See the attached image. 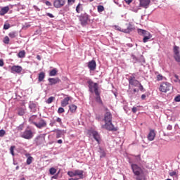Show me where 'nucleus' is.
<instances>
[{
	"instance_id": "nucleus-1",
	"label": "nucleus",
	"mask_w": 180,
	"mask_h": 180,
	"mask_svg": "<svg viewBox=\"0 0 180 180\" xmlns=\"http://www.w3.org/2000/svg\"><path fill=\"white\" fill-rule=\"evenodd\" d=\"M104 122L105 124L102 125V129H105L106 130H109V131H117V129L113 126V124H112V113H110V112L107 111L105 113Z\"/></svg>"
},
{
	"instance_id": "nucleus-2",
	"label": "nucleus",
	"mask_w": 180,
	"mask_h": 180,
	"mask_svg": "<svg viewBox=\"0 0 180 180\" xmlns=\"http://www.w3.org/2000/svg\"><path fill=\"white\" fill-rule=\"evenodd\" d=\"M131 168L132 169L134 174L136 176H138V178L139 176H141V175H144V170H143V168L139 166V165L132 163L131 165Z\"/></svg>"
},
{
	"instance_id": "nucleus-3",
	"label": "nucleus",
	"mask_w": 180,
	"mask_h": 180,
	"mask_svg": "<svg viewBox=\"0 0 180 180\" xmlns=\"http://www.w3.org/2000/svg\"><path fill=\"white\" fill-rule=\"evenodd\" d=\"M87 83L90 92H91V94L94 92L95 95H99V85L98 83H94L92 80L88 81Z\"/></svg>"
},
{
	"instance_id": "nucleus-4",
	"label": "nucleus",
	"mask_w": 180,
	"mask_h": 180,
	"mask_svg": "<svg viewBox=\"0 0 180 180\" xmlns=\"http://www.w3.org/2000/svg\"><path fill=\"white\" fill-rule=\"evenodd\" d=\"M172 88V85L169 84V82H162L160 87L159 90L160 92H163L164 94H167V92H169V91H171V89Z\"/></svg>"
},
{
	"instance_id": "nucleus-5",
	"label": "nucleus",
	"mask_w": 180,
	"mask_h": 180,
	"mask_svg": "<svg viewBox=\"0 0 180 180\" xmlns=\"http://www.w3.org/2000/svg\"><path fill=\"white\" fill-rule=\"evenodd\" d=\"M69 176H77L78 179H82L84 178V171L82 170H75L70 171L68 172Z\"/></svg>"
},
{
	"instance_id": "nucleus-6",
	"label": "nucleus",
	"mask_w": 180,
	"mask_h": 180,
	"mask_svg": "<svg viewBox=\"0 0 180 180\" xmlns=\"http://www.w3.org/2000/svg\"><path fill=\"white\" fill-rule=\"evenodd\" d=\"M79 19L81 22L82 26H86V25H88L89 15L86 14V13H84L80 15Z\"/></svg>"
},
{
	"instance_id": "nucleus-7",
	"label": "nucleus",
	"mask_w": 180,
	"mask_h": 180,
	"mask_svg": "<svg viewBox=\"0 0 180 180\" xmlns=\"http://www.w3.org/2000/svg\"><path fill=\"white\" fill-rule=\"evenodd\" d=\"M180 48L175 45L173 48L174 58L177 63H180Z\"/></svg>"
},
{
	"instance_id": "nucleus-8",
	"label": "nucleus",
	"mask_w": 180,
	"mask_h": 180,
	"mask_svg": "<svg viewBox=\"0 0 180 180\" xmlns=\"http://www.w3.org/2000/svg\"><path fill=\"white\" fill-rule=\"evenodd\" d=\"M21 137L26 140H30V139H33V131L30 129H26L21 135Z\"/></svg>"
},
{
	"instance_id": "nucleus-9",
	"label": "nucleus",
	"mask_w": 180,
	"mask_h": 180,
	"mask_svg": "<svg viewBox=\"0 0 180 180\" xmlns=\"http://www.w3.org/2000/svg\"><path fill=\"white\" fill-rule=\"evenodd\" d=\"M116 30H119L120 32H122L123 33H130L133 30V26L131 25H129L127 26V28L124 27H120L119 26L115 27Z\"/></svg>"
},
{
	"instance_id": "nucleus-10",
	"label": "nucleus",
	"mask_w": 180,
	"mask_h": 180,
	"mask_svg": "<svg viewBox=\"0 0 180 180\" xmlns=\"http://www.w3.org/2000/svg\"><path fill=\"white\" fill-rule=\"evenodd\" d=\"M45 141L46 137L44 136V135H39L35 139V143L37 146H41L42 144H44Z\"/></svg>"
},
{
	"instance_id": "nucleus-11",
	"label": "nucleus",
	"mask_w": 180,
	"mask_h": 180,
	"mask_svg": "<svg viewBox=\"0 0 180 180\" xmlns=\"http://www.w3.org/2000/svg\"><path fill=\"white\" fill-rule=\"evenodd\" d=\"M129 85H132L134 86H139V85H140V82L136 79V77H134V75L129 77Z\"/></svg>"
},
{
	"instance_id": "nucleus-12",
	"label": "nucleus",
	"mask_w": 180,
	"mask_h": 180,
	"mask_svg": "<svg viewBox=\"0 0 180 180\" xmlns=\"http://www.w3.org/2000/svg\"><path fill=\"white\" fill-rule=\"evenodd\" d=\"M65 5V0H54L53 6L56 8H63Z\"/></svg>"
},
{
	"instance_id": "nucleus-13",
	"label": "nucleus",
	"mask_w": 180,
	"mask_h": 180,
	"mask_svg": "<svg viewBox=\"0 0 180 180\" xmlns=\"http://www.w3.org/2000/svg\"><path fill=\"white\" fill-rule=\"evenodd\" d=\"M23 71V68L20 65H13L11 67V72L13 74H20Z\"/></svg>"
},
{
	"instance_id": "nucleus-14",
	"label": "nucleus",
	"mask_w": 180,
	"mask_h": 180,
	"mask_svg": "<svg viewBox=\"0 0 180 180\" xmlns=\"http://www.w3.org/2000/svg\"><path fill=\"white\" fill-rule=\"evenodd\" d=\"M34 126L37 127V129H43V127H46L47 122L43 119H40L39 122L34 123Z\"/></svg>"
},
{
	"instance_id": "nucleus-15",
	"label": "nucleus",
	"mask_w": 180,
	"mask_h": 180,
	"mask_svg": "<svg viewBox=\"0 0 180 180\" xmlns=\"http://www.w3.org/2000/svg\"><path fill=\"white\" fill-rule=\"evenodd\" d=\"M88 68L90 71H95L96 70V62L92 60L88 63Z\"/></svg>"
},
{
	"instance_id": "nucleus-16",
	"label": "nucleus",
	"mask_w": 180,
	"mask_h": 180,
	"mask_svg": "<svg viewBox=\"0 0 180 180\" xmlns=\"http://www.w3.org/2000/svg\"><path fill=\"white\" fill-rule=\"evenodd\" d=\"M50 85H56V84H58L60 82H61V80L60 79V78L56 77V78H49L48 79Z\"/></svg>"
},
{
	"instance_id": "nucleus-17",
	"label": "nucleus",
	"mask_w": 180,
	"mask_h": 180,
	"mask_svg": "<svg viewBox=\"0 0 180 180\" xmlns=\"http://www.w3.org/2000/svg\"><path fill=\"white\" fill-rule=\"evenodd\" d=\"M91 134H92L94 139L96 140V141H97L98 144H99V143L101 141V136L99 135L98 131H92Z\"/></svg>"
},
{
	"instance_id": "nucleus-18",
	"label": "nucleus",
	"mask_w": 180,
	"mask_h": 180,
	"mask_svg": "<svg viewBox=\"0 0 180 180\" xmlns=\"http://www.w3.org/2000/svg\"><path fill=\"white\" fill-rule=\"evenodd\" d=\"M154 139H155V131H154V129H150L148 134V140H149V141H153Z\"/></svg>"
},
{
	"instance_id": "nucleus-19",
	"label": "nucleus",
	"mask_w": 180,
	"mask_h": 180,
	"mask_svg": "<svg viewBox=\"0 0 180 180\" xmlns=\"http://www.w3.org/2000/svg\"><path fill=\"white\" fill-rule=\"evenodd\" d=\"M137 32L139 36H143V37H145L146 36L150 34V32L143 29H138Z\"/></svg>"
},
{
	"instance_id": "nucleus-20",
	"label": "nucleus",
	"mask_w": 180,
	"mask_h": 180,
	"mask_svg": "<svg viewBox=\"0 0 180 180\" xmlns=\"http://www.w3.org/2000/svg\"><path fill=\"white\" fill-rule=\"evenodd\" d=\"M140 6H143V8H147L148 5H150V0H139Z\"/></svg>"
},
{
	"instance_id": "nucleus-21",
	"label": "nucleus",
	"mask_w": 180,
	"mask_h": 180,
	"mask_svg": "<svg viewBox=\"0 0 180 180\" xmlns=\"http://www.w3.org/2000/svg\"><path fill=\"white\" fill-rule=\"evenodd\" d=\"M71 98L70 97H66L62 101H61V106H63V108H65V106H67V105H68L70 100Z\"/></svg>"
},
{
	"instance_id": "nucleus-22",
	"label": "nucleus",
	"mask_w": 180,
	"mask_h": 180,
	"mask_svg": "<svg viewBox=\"0 0 180 180\" xmlns=\"http://www.w3.org/2000/svg\"><path fill=\"white\" fill-rule=\"evenodd\" d=\"M8 12H9V6H5L1 9L0 15L1 16H4V15H6Z\"/></svg>"
},
{
	"instance_id": "nucleus-23",
	"label": "nucleus",
	"mask_w": 180,
	"mask_h": 180,
	"mask_svg": "<svg viewBox=\"0 0 180 180\" xmlns=\"http://www.w3.org/2000/svg\"><path fill=\"white\" fill-rule=\"evenodd\" d=\"M45 77H46V73H44V72H41L38 76V81L39 82H43Z\"/></svg>"
},
{
	"instance_id": "nucleus-24",
	"label": "nucleus",
	"mask_w": 180,
	"mask_h": 180,
	"mask_svg": "<svg viewBox=\"0 0 180 180\" xmlns=\"http://www.w3.org/2000/svg\"><path fill=\"white\" fill-rule=\"evenodd\" d=\"M96 102L99 103V105H103V102L102 101V98H101V92L98 93V95H96Z\"/></svg>"
},
{
	"instance_id": "nucleus-25",
	"label": "nucleus",
	"mask_w": 180,
	"mask_h": 180,
	"mask_svg": "<svg viewBox=\"0 0 180 180\" xmlns=\"http://www.w3.org/2000/svg\"><path fill=\"white\" fill-rule=\"evenodd\" d=\"M36 120H37V115H32L29 119V122L34 125V123H37Z\"/></svg>"
},
{
	"instance_id": "nucleus-26",
	"label": "nucleus",
	"mask_w": 180,
	"mask_h": 180,
	"mask_svg": "<svg viewBox=\"0 0 180 180\" xmlns=\"http://www.w3.org/2000/svg\"><path fill=\"white\" fill-rule=\"evenodd\" d=\"M152 37H153V35L151 34V33H149V34L143 37V43H147V41L150 40V39H152Z\"/></svg>"
},
{
	"instance_id": "nucleus-27",
	"label": "nucleus",
	"mask_w": 180,
	"mask_h": 180,
	"mask_svg": "<svg viewBox=\"0 0 180 180\" xmlns=\"http://www.w3.org/2000/svg\"><path fill=\"white\" fill-rule=\"evenodd\" d=\"M18 57L19 58H25L26 57V51L25 50L20 51L18 54Z\"/></svg>"
},
{
	"instance_id": "nucleus-28",
	"label": "nucleus",
	"mask_w": 180,
	"mask_h": 180,
	"mask_svg": "<svg viewBox=\"0 0 180 180\" xmlns=\"http://www.w3.org/2000/svg\"><path fill=\"white\" fill-rule=\"evenodd\" d=\"M77 108V105L74 104L69 105V109L72 113H75Z\"/></svg>"
},
{
	"instance_id": "nucleus-29",
	"label": "nucleus",
	"mask_w": 180,
	"mask_h": 180,
	"mask_svg": "<svg viewBox=\"0 0 180 180\" xmlns=\"http://www.w3.org/2000/svg\"><path fill=\"white\" fill-rule=\"evenodd\" d=\"M8 36L11 39H15V37H18V32H16V31L11 32Z\"/></svg>"
},
{
	"instance_id": "nucleus-30",
	"label": "nucleus",
	"mask_w": 180,
	"mask_h": 180,
	"mask_svg": "<svg viewBox=\"0 0 180 180\" xmlns=\"http://www.w3.org/2000/svg\"><path fill=\"white\" fill-rule=\"evenodd\" d=\"M26 113V109L25 108H19L18 109V115L19 116H23Z\"/></svg>"
},
{
	"instance_id": "nucleus-31",
	"label": "nucleus",
	"mask_w": 180,
	"mask_h": 180,
	"mask_svg": "<svg viewBox=\"0 0 180 180\" xmlns=\"http://www.w3.org/2000/svg\"><path fill=\"white\" fill-rule=\"evenodd\" d=\"M57 75V69H53L49 72V77H56Z\"/></svg>"
},
{
	"instance_id": "nucleus-32",
	"label": "nucleus",
	"mask_w": 180,
	"mask_h": 180,
	"mask_svg": "<svg viewBox=\"0 0 180 180\" xmlns=\"http://www.w3.org/2000/svg\"><path fill=\"white\" fill-rule=\"evenodd\" d=\"M26 162H27V165H30V164L33 162V157L29 156L27 159Z\"/></svg>"
},
{
	"instance_id": "nucleus-33",
	"label": "nucleus",
	"mask_w": 180,
	"mask_h": 180,
	"mask_svg": "<svg viewBox=\"0 0 180 180\" xmlns=\"http://www.w3.org/2000/svg\"><path fill=\"white\" fill-rule=\"evenodd\" d=\"M9 41H11V39H9V37L8 36H6L3 39L4 44H9Z\"/></svg>"
},
{
	"instance_id": "nucleus-34",
	"label": "nucleus",
	"mask_w": 180,
	"mask_h": 180,
	"mask_svg": "<svg viewBox=\"0 0 180 180\" xmlns=\"http://www.w3.org/2000/svg\"><path fill=\"white\" fill-rule=\"evenodd\" d=\"M57 172V169L54 167H51L49 169V174L51 175H54Z\"/></svg>"
},
{
	"instance_id": "nucleus-35",
	"label": "nucleus",
	"mask_w": 180,
	"mask_h": 180,
	"mask_svg": "<svg viewBox=\"0 0 180 180\" xmlns=\"http://www.w3.org/2000/svg\"><path fill=\"white\" fill-rule=\"evenodd\" d=\"M82 9V5L81 4H79L76 7V11L77 13H79L81 12V10Z\"/></svg>"
},
{
	"instance_id": "nucleus-36",
	"label": "nucleus",
	"mask_w": 180,
	"mask_h": 180,
	"mask_svg": "<svg viewBox=\"0 0 180 180\" xmlns=\"http://www.w3.org/2000/svg\"><path fill=\"white\" fill-rule=\"evenodd\" d=\"M25 129V124H21L17 127L18 131H22Z\"/></svg>"
},
{
	"instance_id": "nucleus-37",
	"label": "nucleus",
	"mask_w": 180,
	"mask_h": 180,
	"mask_svg": "<svg viewBox=\"0 0 180 180\" xmlns=\"http://www.w3.org/2000/svg\"><path fill=\"white\" fill-rule=\"evenodd\" d=\"M97 11L99 13L103 12V11H105V7H103V6H98Z\"/></svg>"
},
{
	"instance_id": "nucleus-38",
	"label": "nucleus",
	"mask_w": 180,
	"mask_h": 180,
	"mask_svg": "<svg viewBox=\"0 0 180 180\" xmlns=\"http://www.w3.org/2000/svg\"><path fill=\"white\" fill-rule=\"evenodd\" d=\"M54 99H56L55 97H53V96L49 97V98L47 99V101H46V103H48V104L51 103L53 102V101H54Z\"/></svg>"
},
{
	"instance_id": "nucleus-39",
	"label": "nucleus",
	"mask_w": 180,
	"mask_h": 180,
	"mask_svg": "<svg viewBox=\"0 0 180 180\" xmlns=\"http://www.w3.org/2000/svg\"><path fill=\"white\" fill-rule=\"evenodd\" d=\"M15 148V146H11L10 148V153L13 156L15 155V152H14Z\"/></svg>"
},
{
	"instance_id": "nucleus-40",
	"label": "nucleus",
	"mask_w": 180,
	"mask_h": 180,
	"mask_svg": "<svg viewBox=\"0 0 180 180\" xmlns=\"http://www.w3.org/2000/svg\"><path fill=\"white\" fill-rule=\"evenodd\" d=\"M62 134H63V131L58 130L56 131V139H60V137H61Z\"/></svg>"
},
{
	"instance_id": "nucleus-41",
	"label": "nucleus",
	"mask_w": 180,
	"mask_h": 180,
	"mask_svg": "<svg viewBox=\"0 0 180 180\" xmlns=\"http://www.w3.org/2000/svg\"><path fill=\"white\" fill-rule=\"evenodd\" d=\"M170 176H178V173L175 171L171 172L169 173Z\"/></svg>"
},
{
	"instance_id": "nucleus-42",
	"label": "nucleus",
	"mask_w": 180,
	"mask_h": 180,
	"mask_svg": "<svg viewBox=\"0 0 180 180\" xmlns=\"http://www.w3.org/2000/svg\"><path fill=\"white\" fill-rule=\"evenodd\" d=\"M162 79H164V76H162V75H157V81H162Z\"/></svg>"
},
{
	"instance_id": "nucleus-43",
	"label": "nucleus",
	"mask_w": 180,
	"mask_h": 180,
	"mask_svg": "<svg viewBox=\"0 0 180 180\" xmlns=\"http://www.w3.org/2000/svg\"><path fill=\"white\" fill-rule=\"evenodd\" d=\"M5 134H6V131H5V130H4V129H1L0 130V137H4V136H5Z\"/></svg>"
},
{
	"instance_id": "nucleus-44",
	"label": "nucleus",
	"mask_w": 180,
	"mask_h": 180,
	"mask_svg": "<svg viewBox=\"0 0 180 180\" xmlns=\"http://www.w3.org/2000/svg\"><path fill=\"white\" fill-rule=\"evenodd\" d=\"M65 112V110L61 107H60L58 110V113H59V114L64 113Z\"/></svg>"
},
{
	"instance_id": "nucleus-45",
	"label": "nucleus",
	"mask_w": 180,
	"mask_h": 180,
	"mask_svg": "<svg viewBox=\"0 0 180 180\" xmlns=\"http://www.w3.org/2000/svg\"><path fill=\"white\" fill-rule=\"evenodd\" d=\"M10 27H11L10 24H4V30H8V29H9Z\"/></svg>"
},
{
	"instance_id": "nucleus-46",
	"label": "nucleus",
	"mask_w": 180,
	"mask_h": 180,
	"mask_svg": "<svg viewBox=\"0 0 180 180\" xmlns=\"http://www.w3.org/2000/svg\"><path fill=\"white\" fill-rule=\"evenodd\" d=\"M139 86V89L140 91H141V92H146V89H144V87L143 86V85H141V83H140Z\"/></svg>"
},
{
	"instance_id": "nucleus-47",
	"label": "nucleus",
	"mask_w": 180,
	"mask_h": 180,
	"mask_svg": "<svg viewBox=\"0 0 180 180\" xmlns=\"http://www.w3.org/2000/svg\"><path fill=\"white\" fill-rule=\"evenodd\" d=\"M174 101H175V102H180V95L176 96L174 98Z\"/></svg>"
},
{
	"instance_id": "nucleus-48",
	"label": "nucleus",
	"mask_w": 180,
	"mask_h": 180,
	"mask_svg": "<svg viewBox=\"0 0 180 180\" xmlns=\"http://www.w3.org/2000/svg\"><path fill=\"white\" fill-rule=\"evenodd\" d=\"M68 3L71 5H72V4L75 3V0H68Z\"/></svg>"
},
{
	"instance_id": "nucleus-49",
	"label": "nucleus",
	"mask_w": 180,
	"mask_h": 180,
	"mask_svg": "<svg viewBox=\"0 0 180 180\" xmlns=\"http://www.w3.org/2000/svg\"><path fill=\"white\" fill-rule=\"evenodd\" d=\"M56 122H57L58 123H60V124H62V123H63V122H62V120H61V118H60V117H58V118L56 119Z\"/></svg>"
},
{
	"instance_id": "nucleus-50",
	"label": "nucleus",
	"mask_w": 180,
	"mask_h": 180,
	"mask_svg": "<svg viewBox=\"0 0 180 180\" xmlns=\"http://www.w3.org/2000/svg\"><path fill=\"white\" fill-rule=\"evenodd\" d=\"M126 4H127V5H130L131 4V2H133V0H124Z\"/></svg>"
},
{
	"instance_id": "nucleus-51",
	"label": "nucleus",
	"mask_w": 180,
	"mask_h": 180,
	"mask_svg": "<svg viewBox=\"0 0 180 180\" xmlns=\"http://www.w3.org/2000/svg\"><path fill=\"white\" fill-rule=\"evenodd\" d=\"M30 24H25L24 26H23V28L24 29H27V28H29V27H30Z\"/></svg>"
},
{
	"instance_id": "nucleus-52",
	"label": "nucleus",
	"mask_w": 180,
	"mask_h": 180,
	"mask_svg": "<svg viewBox=\"0 0 180 180\" xmlns=\"http://www.w3.org/2000/svg\"><path fill=\"white\" fill-rule=\"evenodd\" d=\"M132 112H133V113H136L137 112V107H133Z\"/></svg>"
},
{
	"instance_id": "nucleus-53",
	"label": "nucleus",
	"mask_w": 180,
	"mask_h": 180,
	"mask_svg": "<svg viewBox=\"0 0 180 180\" xmlns=\"http://www.w3.org/2000/svg\"><path fill=\"white\" fill-rule=\"evenodd\" d=\"M45 4H46V6H51V3L50 1H46L45 2Z\"/></svg>"
},
{
	"instance_id": "nucleus-54",
	"label": "nucleus",
	"mask_w": 180,
	"mask_h": 180,
	"mask_svg": "<svg viewBox=\"0 0 180 180\" xmlns=\"http://www.w3.org/2000/svg\"><path fill=\"white\" fill-rule=\"evenodd\" d=\"M4 60L0 59V67H4Z\"/></svg>"
},
{
	"instance_id": "nucleus-55",
	"label": "nucleus",
	"mask_w": 180,
	"mask_h": 180,
	"mask_svg": "<svg viewBox=\"0 0 180 180\" xmlns=\"http://www.w3.org/2000/svg\"><path fill=\"white\" fill-rule=\"evenodd\" d=\"M47 16H49V18H54V15L50 13H46Z\"/></svg>"
},
{
	"instance_id": "nucleus-56",
	"label": "nucleus",
	"mask_w": 180,
	"mask_h": 180,
	"mask_svg": "<svg viewBox=\"0 0 180 180\" xmlns=\"http://www.w3.org/2000/svg\"><path fill=\"white\" fill-rule=\"evenodd\" d=\"M57 178H58V174L52 176L53 179H57Z\"/></svg>"
},
{
	"instance_id": "nucleus-57",
	"label": "nucleus",
	"mask_w": 180,
	"mask_h": 180,
	"mask_svg": "<svg viewBox=\"0 0 180 180\" xmlns=\"http://www.w3.org/2000/svg\"><path fill=\"white\" fill-rule=\"evenodd\" d=\"M146 94H143V95L141 96V99H142L143 101H144V99H146Z\"/></svg>"
},
{
	"instance_id": "nucleus-58",
	"label": "nucleus",
	"mask_w": 180,
	"mask_h": 180,
	"mask_svg": "<svg viewBox=\"0 0 180 180\" xmlns=\"http://www.w3.org/2000/svg\"><path fill=\"white\" fill-rule=\"evenodd\" d=\"M78 179H78V177L69 179V180H78Z\"/></svg>"
},
{
	"instance_id": "nucleus-59",
	"label": "nucleus",
	"mask_w": 180,
	"mask_h": 180,
	"mask_svg": "<svg viewBox=\"0 0 180 180\" xmlns=\"http://www.w3.org/2000/svg\"><path fill=\"white\" fill-rule=\"evenodd\" d=\"M58 143L63 144V140H61V139L58 140Z\"/></svg>"
},
{
	"instance_id": "nucleus-60",
	"label": "nucleus",
	"mask_w": 180,
	"mask_h": 180,
	"mask_svg": "<svg viewBox=\"0 0 180 180\" xmlns=\"http://www.w3.org/2000/svg\"><path fill=\"white\" fill-rule=\"evenodd\" d=\"M174 77L176 78V79H178V81H179V76H178V75H174Z\"/></svg>"
},
{
	"instance_id": "nucleus-61",
	"label": "nucleus",
	"mask_w": 180,
	"mask_h": 180,
	"mask_svg": "<svg viewBox=\"0 0 180 180\" xmlns=\"http://www.w3.org/2000/svg\"><path fill=\"white\" fill-rule=\"evenodd\" d=\"M37 58L39 60V61H40V60H41V57H40V55H37Z\"/></svg>"
},
{
	"instance_id": "nucleus-62",
	"label": "nucleus",
	"mask_w": 180,
	"mask_h": 180,
	"mask_svg": "<svg viewBox=\"0 0 180 180\" xmlns=\"http://www.w3.org/2000/svg\"><path fill=\"white\" fill-rule=\"evenodd\" d=\"M132 58L135 60V61H137V58H136V56H132Z\"/></svg>"
},
{
	"instance_id": "nucleus-63",
	"label": "nucleus",
	"mask_w": 180,
	"mask_h": 180,
	"mask_svg": "<svg viewBox=\"0 0 180 180\" xmlns=\"http://www.w3.org/2000/svg\"><path fill=\"white\" fill-rule=\"evenodd\" d=\"M136 180H141V178H140V177H136Z\"/></svg>"
},
{
	"instance_id": "nucleus-64",
	"label": "nucleus",
	"mask_w": 180,
	"mask_h": 180,
	"mask_svg": "<svg viewBox=\"0 0 180 180\" xmlns=\"http://www.w3.org/2000/svg\"><path fill=\"white\" fill-rule=\"evenodd\" d=\"M134 92L136 93L137 92V90L136 89H134Z\"/></svg>"
}]
</instances>
